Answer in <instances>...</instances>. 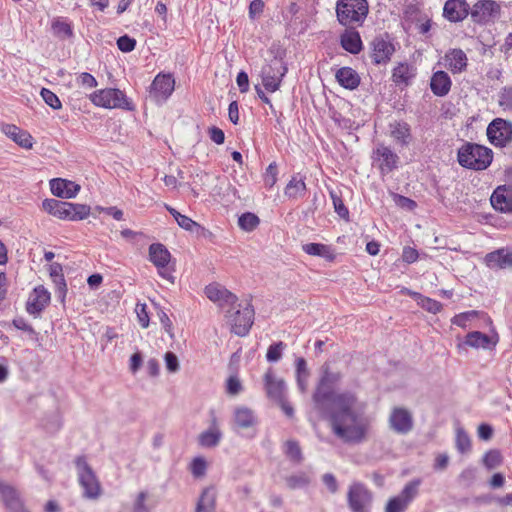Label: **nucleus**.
I'll return each mask as SVG.
<instances>
[{"instance_id":"nucleus-1","label":"nucleus","mask_w":512,"mask_h":512,"mask_svg":"<svg viewBox=\"0 0 512 512\" xmlns=\"http://www.w3.org/2000/svg\"><path fill=\"white\" fill-rule=\"evenodd\" d=\"M320 379L312 399L315 408L329 422L332 433L346 444L362 443L368 434L367 404L353 391L335 393Z\"/></svg>"},{"instance_id":"nucleus-2","label":"nucleus","mask_w":512,"mask_h":512,"mask_svg":"<svg viewBox=\"0 0 512 512\" xmlns=\"http://www.w3.org/2000/svg\"><path fill=\"white\" fill-rule=\"evenodd\" d=\"M336 17L345 27L362 26L369 12L367 0H338L336 3Z\"/></svg>"},{"instance_id":"nucleus-3","label":"nucleus","mask_w":512,"mask_h":512,"mask_svg":"<svg viewBox=\"0 0 512 512\" xmlns=\"http://www.w3.org/2000/svg\"><path fill=\"white\" fill-rule=\"evenodd\" d=\"M459 164L472 170H485L493 160L492 150L475 143H466L457 154Z\"/></svg>"},{"instance_id":"nucleus-4","label":"nucleus","mask_w":512,"mask_h":512,"mask_svg":"<svg viewBox=\"0 0 512 512\" xmlns=\"http://www.w3.org/2000/svg\"><path fill=\"white\" fill-rule=\"evenodd\" d=\"M90 101L97 107L105 109H123L133 111L135 105L125 92L117 88L96 90L89 95Z\"/></svg>"},{"instance_id":"nucleus-5","label":"nucleus","mask_w":512,"mask_h":512,"mask_svg":"<svg viewBox=\"0 0 512 512\" xmlns=\"http://www.w3.org/2000/svg\"><path fill=\"white\" fill-rule=\"evenodd\" d=\"M75 465L79 483L83 488V496L88 499H97L101 494V486L86 458L78 456Z\"/></svg>"},{"instance_id":"nucleus-6","label":"nucleus","mask_w":512,"mask_h":512,"mask_svg":"<svg viewBox=\"0 0 512 512\" xmlns=\"http://www.w3.org/2000/svg\"><path fill=\"white\" fill-rule=\"evenodd\" d=\"M373 493L361 482H353L347 492V504L351 512H371Z\"/></svg>"},{"instance_id":"nucleus-7","label":"nucleus","mask_w":512,"mask_h":512,"mask_svg":"<svg viewBox=\"0 0 512 512\" xmlns=\"http://www.w3.org/2000/svg\"><path fill=\"white\" fill-rule=\"evenodd\" d=\"M421 485V479L416 478L409 481L401 492L391 497L385 507V512H405L412 501L419 494V487Z\"/></svg>"},{"instance_id":"nucleus-8","label":"nucleus","mask_w":512,"mask_h":512,"mask_svg":"<svg viewBox=\"0 0 512 512\" xmlns=\"http://www.w3.org/2000/svg\"><path fill=\"white\" fill-rule=\"evenodd\" d=\"M288 68L282 59L274 58L269 64L262 67L261 79L264 88L268 92L277 91Z\"/></svg>"},{"instance_id":"nucleus-9","label":"nucleus","mask_w":512,"mask_h":512,"mask_svg":"<svg viewBox=\"0 0 512 512\" xmlns=\"http://www.w3.org/2000/svg\"><path fill=\"white\" fill-rule=\"evenodd\" d=\"M486 133L493 146L506 147L512 142V122L503 118H495L489 123Z\"/></svg>"},{"instance_id":"nucleus-10","label":"nucleus","mask_w":512,"mask_h":512,"mask_svg":"<svg viewBox=\"0 0 512 512\" xmlns=\"http://www.w3.org/2000/svg\"><path fill=\"white\" fill-rule=\"evenodd\" d=\"M175 89V79L171 74L158 73L149 87V97L157 105L164 104Z\"/></svg>"},{"instance_id":"nucleus-11","label":"nucleus","mask_w":512,"mask_h":512,"mask_svg":"<svg viewBox=\"0 0 512 512\" xmlns=\"http://www.w3.org/2000/svg\"><path fill=\"white\" fill-rule=\"evenodd\" d=\"M501 6L494 0H479L470 11L471 19L474 23L484 25L493 22L500 16Z\"/></svg>"},{"instance_id":"nucleus-12","label":"nucleus","mask_w":512,"mask_h":512,"mask_svg":"<svg viewBox=\"0 0 512 512\" xmlns=\"http://www.w3.org/2000/svg\"><path fill=\"white\" fill-rule=\"evenodd\" d=\"M373 162L382 175H387L398 168L399 156L391 147L379 143L372 153Z\"/></svg>"},{"instance_id":"nucleus-13","label":"nucleus","mask_w":512,"mask_h":512,"mask_svg":"<svg viewBox=\"0 0 512 512\" xmlns=\"http://www.w3.org/2000/svg\"><path fill=\"white\" fill-rule=\"evenodd\" d=\"M171 254L169 250L161 243H153L149 246V260L157 268L159 275L174 282V277L167 271V265L170 262Z\"/></svg>"},{"instance_id":"nucleus-14","label":"nucleus","mask_w":512,"mask_h":512,"mask_svg":"<svg viewBox=\"0 0 512 512\" xmlns=\"http://www.w3.org/2000/svg\"><path fill=\"white\" fill-rule=\"evenodd\" d=\"M373 63L386 64L395 52V45L388 34L377 36L371 42Z\"/></svg>"},{"instance_id":"nucleus-15","label":"nucleus","mask_w":512,"mask_h":512,"mask_svg":"<svg viewBox=\"0 0 512 512\" xmlns=\"http://www.w3.org/2000/svg\"><path fill=\"white\" fill-rule=\"evenodd\" d=\"M232 325V332L238 336H245L248 334L254 322V309L251 304L246 305L240 310H236L233 314L229 315Z\"/></svg>"},{"instance_id":"nucleus-16","label":"nucleus","mask_w":512,"mask_h":512,"mask_svg":"<svg viewBox=\"0 0 512 512\" xmlns=\"http://www.w3.org/2000/svg\"><path fill=\"white\" fill-rule=\"evenodd\" d=\"M390 428L398 434H407L413 428L412 414L405 408L395 407L389 416Z\"/></svg>"},{"instance_id":"nucleus-17","label":"nucleus","mask_w":512,"mask_h":512,"mask_svg":"<svg viewBox=\"0 0 512 512\" xmlns=\"http://www.w3.org/2000/svg\"><path fill=\"white\" fill-rule=\"evenodd\" d=\"M50 302V293L40 285L34 288L26 302V311L37 318Z\"/></svg>"},{"instance_id":"nucleus-18","label":"nucleus","mask_w":512,"mask_h":512,"mask_svg":"<svg viewBox=\"0 0 512 512\" xmlns=\"http://www.w3.org/2000/svg\"><path fill=\"white\" fill-rule=\"evenodd\" d=\"M390 137L399 147H408L412 140V129L410 124L404 120H395L388 125Z\"/></svg>"},{"instance_id":"nucleus-19","label":"nucleus","mask_w":512,"mask_h":512,"mask_svg":"<svg viewBox=\"0 0 512 512\" xmlns=\"http://www.w3.org/2000/svg\"><path fill=\"white\" fill-rule=\"evenodd\" d=\"M0 498L11 512H28L19 492L10 484L0 481Z\"/></svg>"},{"instance_id":"nucleus-20","label":"nucleus","mask_w":512,"mask_h":512,"mask_svg":"<svg viewBox=\"0 0 512 512\" xmlns=\"http://www.w3.org/2000/svg\"><path fill=\"white\" fill-rule=\"evenodd\" d=\"M471 11L466 0H447L443 7V16L450 22L463 21Z\"/></svg>"},{"instance_id":"nucleus-21","label":"nucleus","mask_w":512,"mask_h":512,"mask_svg":"<svg viewBox=\"0 0 512 512\" xmlns=\"http://www.w3.org/2000/svg\"><path fill=\"white\" fill-rule=\"evenodd\" d=\"M442 64L452 74H460L467 69L468 58L462 49L454 48L445 53Z\"/></svg>"},{"instance_id":"nucleus-22","label":"nucleus","mask_w":512,"mask_h":512,"mask_svg":"<svg viewBox=\"0 0 512 512\" xmlns=\"http://www.w3.org/2000/svg\"><path fill=\"white\" fill-rule=\"evenodd\" d=\"M492 207L502 213H512V186H498L491 195Z\"/></svg>"},{"instance_id":"nucleus-23","label":"nucleus","mask_w":512,"mask_h":512,"mask_svg":"<svg viewBox=\"0 0 512 512\" xmlns=\"http://www.w3.org/2000/svg\"><path fill=\"white\" fill-rule=\"evenodd\" d=\"M264 386L267 396L271 400L277 402L285 398L286 384L283 379L275 376L271 368L264 375Z\"/></svg>"},{"instance_id":"nucleus-24","label":"nucleus","mask_w":512,"mask_h":512,"mask_svg":"<svg viewBox=\"0 0 512 512\" xmlns=\"http://www.w3.org/2000/svg\"><path fill=\"white\" fill-rule=\"evenodd\" d=\"M0 130L9 139L24 149H31L33 147V137L26 130L14 124L2 123Z\"/></svg>"},{"instance_id":"nucleus-25","label":"nucleus","mask_w":512,"mask_h":512,"mask_svg":"<svg viewBox=\"0 0 512 512\" xmlns=\"http://www.w3.org/2000/svg\"><path fill=\"white\" fill-rule=\"evenodd\" d=\"M222 436V432L218 426L217 417L214 411H211L210 427L199 434L198 443L203 448H213L219 444Z\"/></svg>"},{"instance_id":"nucleus-26","label":"nucleus","mask_w":512,"mask_h":512,"mask_svg":"<svg viewBox=\"0 0 512 512\" xmlns=\"http://www.w3.org/2000/svg\"><path fill=\"white\" fill-rule=\"evenodd\" d=\"M484 261L490 269L512 268V250L508 248L497 249L486 254Z\"/></svg>"},{"instance_id":"nucleus-27","label":"nucleus","mask_w":512,"mask_h":512,"mask_svg":"<svg viewBox=\"0 0 512 512\" xmlns=\"http://www.w3.org/2000/svg\"><path fill=\"white\" fill-rule=\"evenodd\" d=\"M205 294L208 299L213 302H218L223 305H235L237 303V296L218 284H210L205 288Z\"/></svg>"},{"instance_id":"nucleus-28","label":"nucleus","mask_w":512,"mask_h":512,"mask_svg":"<svg viewBox=\"0 0 512 512\" xmlns=\"http://www.w3.org/2000/svg\"><path fill=\"white\" fill-rule=\"evenodd\" d=\"M218 492L214 485L202 489L195 506L194 512H215Z\"/></svg>"},{"instance_id":"nucleus-29","label":"nucleus","mask_w":512,"mask_h":512,"mask_svg":"<svg viewBox=\"0 0 512 512\" xmlns=\"http://www.w3.org/2000/svg\"><path fill=\"white\" fill-rule=\"evenodd\" d=\"M50 190L56 197L73 198L78 194L80 186L70 180L55 178L50 181Z\"/></svg>"},{"instance_id":"nucleus-30","label":"nucleus","mask_w":512,"mask_h":512,"mask_svg":"<svg viewBox=\"0 0 512 512\" xmlns=\"http://www.w3.org/2000/svg\"><path fill=\"white\" fill-rule=\"evenodd\" d=\"M452 86V80L447 72L438 70L434 72L430 79V89L435 96H446Z\"/></svg>"},{"instance_id":"nucleus-31","label":"nucleus","mask_w":512,"mask_h":512,"mask_svg":"<svg viewBox=\"0 0 512 512\" xmlns=\"http://www.w3.org/2000/svg\"><path fill=\"white\" fill-rule=\"evenodd\" d=\"M43 209L61 220L71 221V211L69 202L61 201L57 199H45L42 202Z\"/></svg>"},{"instance_id":"nucleus-32","label":"nucleus","mask_w":512,"mask_h":512,"mask_svg":"<svg viewBox=\"0 0 512 512\" xmlns=\"http://www.w3.org/2000/svg\"><path fill=\"white\" fill-rule=\"evenodd\" d=\"M416 77V68L406 62L399 63L392 71V80L397 86H409Z\"/></svg>"},{"instance_id":"nucleus-33","label":"nucleus","mask_w":512,"mask_h":512,"mask_svg":"<svg viewBox=\"0 0 512 512\" xmlns=\"http://www.w3.org/2000/svg\"><path fill=\"white\" fill-rule=\"evenodd\" d=\"M306 177L301 173H295L284 189V195L289 199H298L305 196L307 187Z\"/></svg>"},{"instance_id":"nucleus-34","label":"nucleus","mask_w":512,"mask_h":512,"mask_svg":"<svg viewBox=\"0 0 512 512\" xmlns=\"http://www.w3.org/2000/svg\"><path fill=\"white\" fill-rule=\"evenodd\" d=\"M337 82L345 89L354 90L360 84V76L351 67H342L335 74Z\"/></svg>"},{"instance_id":"nucleus-35","label":"nucleus","mask_w":512,"mask_h":512,"mask_svg":"<svg viewBox=\"0 0 512 512\" xmlns=\"http://www.w3.org/2000/svg\"><path fill=\"white\" fill-rule=\"evenodd\" d=\"M340 44L344 50L351 54H358L363 48L362 40L358 31L345 30L340 36Z\"/></svg>"},{"instance_id":"nucleus-36","label":"nucleus","mask_w":512,"mask_h":512,"mask_svg":"<svg viewBox=\"0 0 512 512\" xmlns=\"http://www.w3.org/2000/svg\"><path fill=\"white\" fill-rule=\"evenodd\" d=\"M51 30L54 36L61 40L74 37L73 24L67 18L56 17L51 23Z\"/></svg>"},{"instance_id":"nucleus-37","label":"nucleus","mask_w":512,"mask_h":512,"mask_svg":"<svg viewBox=\"0 0 512 512\" xmlns=\"http://www.w3.org/2000/svg\"><path fill=\"white\" fill-rule=\"evenodd\" d=\"M302 250L311 256H318L325 260L332 262L335 259V254L331 246L322 243H306L302 245Z\"/></svg>"},{"instance_id":"nucleus-38","label":"nucleus","mask_w":512,"mask_h":512,"mask_svg":"<svg viewBox=\"0 0 512 512\" xmlns=\"http://www.w3.org/2000/svg\"><path fill=\"white\" fill-rule=\"evenodd\" d=\"M491 344V338L487 334L480 331H473L466 335L463 343L458 344V348L461 349L463 346H469L476 349H488Z\"/></svg>"},{"instance_id":"nucleus-39","label":"nucleus","mask_w":512,"mask_h":512,"mask_svg":"<svg viewBox=\"0 0 512 512\" xmlns=\"http://www.w3.org/2000/svg\"><path fill=\"white\" fill-rule=\"evenodd\" d=\"M234 422L239 428L247 429L257 424V417L251 409L241 406L234 410Z\"/></svg>"},{"instance_id":"nucleus-40","label":"nucleus","mask_w":512,"mask_h":512,"mask_svg":"<svg viewBox=\"0 0 512 512\" xmlns=\"http://www.w3.org/2000/svg\"><path fill=\"white\" fill-rule=\"evenodd\" d=\"M285 483L291 490L306 488L311 483V477L308 473L300 471L285 477Z\"/></svg>"},{"instance_id":"nucleus-41","label":"nucleus","mask_w":512,"mask_h":512,"mask_svg":"<svg viewBox=\"0 0 512 512\" xmlns=\"http://www.w3.org/2000/svg\"><path fill=\"white\" fill-rule=\"evenodd\" d=\"M259 224V217L252 212H245L238 218L239 227L246 232L254 231Z\"/></svg>"},{"instance_id":"nucleus-42","label":"nucleus","mask_w":512,"mask_h":512,"mask_svg":"<svg viewBox=\"0 0 512 512\" xmlns=\"http://www.w3.org/2000/svg\"><path fill=\"white\" fill-rule=\"evenodd\" d=\"M149 493L142 490L135 496L132 504V512H152L153 507L147 504Z\"/></svg>"},{"instance_id":"nucleus-43","label":"nucleus","mask_w":512,"mask_h":512,"mask_svg":"<svg viewBox=\"0 0 512 512\" xmlns=\"http://www.w3.org/2000/svg\"><path fill=\"white\" fill-rule=\"evenodd\" d=\"M176 222L184 230L196 233L197 235H201L205 231L204 227L183 214L176 219Z\"/></svg>"},{"instance_id":"nucleus-44","label":"nucleus","mask_w":512,"mask_h":512,"mask_svg":"<svg viewBox=\"0 0 512 512\" xmlns=\"http://www.w3.org/2000/svg\"><path fill=\"white\" fill-rule=\"evenodd\" d=\"M284 452L290 460L296 463H300L303 459L299 443L295 440H288L285 442Z\"/></svg>"},{"instance_id":"nucleus-45","label":"nucleus","mask_w":512,"mask_h":512,"mask_svg":"<svg viewBox=\"0 0 512 512\" xmlns=\"http://www.w3.org/2000/svg\"><path fill=\"white\" fill-rule=\"evenodd\" d=\"M71 211V221H80L86 219L90 215V206L80 203L69 202Z\"/></svg>"},{"instance_id":"nucleus-46","label":"nucleus","mask_w":512,"mask_h":512,"mask_svg":"<svg viewBox=\"0 0 512 512\" xmlns=\"http://www.w3.org/2000/svg\"><path fill=\"white\" fill-rule=\"evenodd\" d=\"M412 294L418 297V304L426 311L436 314L442 309V304L439 301L426 296H422L419 293Z\"/></svg>"},{"instance_id":"nucleus-47","label":"nucleus","mask_w":512,"mask_h":512,"mask_svg":"<svg viewBox=\"0 0 512 512\" xmlns=\"http://www.w3.org/2000/svg\"><path fill=\"white\" fill-rule=\"evenodd\" d=\"M286 348V344L282 341L275 342L268 347L266 353V359L268 362L275 363L278 362L283 355V351Z\"/></svg>"},{"instance_id":"nucleus-48","label":"nucleus","mask_w":512,"mask_h":512,"mask_svg":"<svg viewBox=\"0 0 512 512\" xmlns=\"http://www.w3.org/2000/svg\"><path fill=\"white\" fill-rule=\"evenodd\" d=\"M330 197L332 199L335 212L339 215V217L348 220L349 210L345 206L341 196H339L335 191H330Z\"/></svg>"},{"instance_id":"nucleus-49","label":"nucleus","mask_w":512,"mask_h":512,"mask_svg":"<svg viewBox=\"0 0 512 512\" xmlns=\"http://www.w3.org/2000/svg\"><path fill=\"white\" fill-rule=\"evenodd\" d=\"M40 95L44 102L54 110L62 108V104L58 96L48 88H42Z\"/></svg>"},{"instance_id":"nucleus-50","label":"nucleus","mask_w":512,"mask_h":512,"mask_svg":"<svg viewBox=\"0 0 512 512\" xmlns=\"http://www.w3.org/2000/svg\"><path fill=\"white\" fill-rule=\"evenodd\" d=\"M498 103L503 110L512 112V86H505L501 89Z\"/></svg>"},{"instance_id":"nucleus-51","label":"nucleus","mask_w":512,"mask_h":512,"mask_svg":"<svg viewBox=\"0 0 512 512\" xmlns=\"http://www.w3.org/2000/svg\"><path fill=\"white\" fill-rule=\"evenodd\" d=\"M456 447L461 453H465L471 448V440L468 434L462 428L457 429Z\"/></svg>"},{"instance_id":"nucleus-52","label":"nucleus","mask_w":512,"mask_h":512,"mask_svg":"<svg viewBox=\"0 0 512 512\" xmlns=\"http://www.w3.org/2000/svg\"><path fill=\"white\" fill-rule=\"evenodd\" d=\"M44 427L49 433H55L62 427V417L59 412H54L45 420Z\"/></svg>"},{"instance_id":"nucleus-53","label":"nucleus","mask_w":512,"mask_h":512,"mask_svg":"<svg viewBox=\"0 0 512 512\" xmlns=\"http://www.w3.org/2000/svg\"><path fill=\"white\" fill-rule=\"evenodd\" d=\"M278 168L275 162L268 165L264 173L265 186L271 189L277 182Z\"/></svg>"},{"instance_id":"nucleus-54","label":"nucleus","mask_w":512,"mask_h":512,"mask_svg":"<svg viewBox=\"0 0 512 512\" xmlns=\"http://www.w3.org/2000/svg\"><path fill=\"white\" fill-rule=\"evenodd\" d=\"M501 461H502L501 454L497 450H490L483 457V464L488 469H493V468L499 466Z\"/></svg>"},{"instance_id":"nucleus-55","label":"nucleus","mask_w":512,"mask_h":512,"mask_svg":"<svg viewBox=\"0 0 512 512\" xmlns=\"http://www.w3.org/2000/svg\"><path fill=\"white\" fill-rule=\"evenodd\" d=\"M477 314H478V312L475 310L459 313L451 319V322L454 325L465 328L467 322L474 319L477 316Z\"/></svg>"},{"instance_id":"nucleus-56","label":"nucleus","mask_w":512,"mask_h":512,"mask_svg":"<svg viewBox=\"0 0 512 512\" xmlns=\"http://www.w3.org/2000/svg\"><path fill=\"white\" fill-rule=\"evenodd\" d=\"M190 469L194 477H202L206 473L207 463L203 457H196L191 462Z\"/></svg>"},{"instance_id":"nucleus-57","label":"nucleus","mask_w":512,"mask_h":512,"mask_svg":"<svg viewBox=\"0 0 512 512\" xmlns=\"http://www.w3.org/2000/svg\"><path fill=\"white\" fill-rule=\"evenodd\" d=\"M117 47L121 52L129 53L136 47V40L129 35L120 36L117 39Z\"/></svg>"},{"instance_id":"nucleus-58","label":"nucleus","mask_w":512,"mask_h":512,"mask_svg":"<svg viewBox=\"0 0 512 512\" xmlns=\"http://www.w3.org/2000/svg\"><path fill=\"white\" fill-rule=\"evenodd\" d=\"M52 281L55 286V294H56L57 299L61 303H64L65 299H66V294H67V284H66L64 276L57 278V279H53Z\"/></svg>"},{"instance_id":"nucleus-59","label":"nucleus","mask_w":512,"mask_h":512,"mask_svg":"<svg viewBox=\"0 0 512 512\" xmlns=\"http://www.w3.org/2000/svg\"><path fill=\"white\" fill-rule=\"evenodd\" d=\"M475 479H476V469L473 467H468V468L464 469L458 477L459 483L462 485H465V486L472 485L473 482L475 481Z\"/></svg>"},{"instance_id":"nucleus-60","label":"nucleus","mask_w":512,"mask_h":512,"mask_svg":"<svg viewBox=\"0 0 512 512\" xmlns=\"http://www.w3.org/2000/svg\"><path fill=\"white\" fill-rule=\"evenodd\" d=\"M76 81L79 85L87 88H94L98 85L96 78L88 72L80 73L77 76Z\"/></svg>"},{"instance_id":"nucleus-61","label":"nucleus","mask_w":512,"mask_h":512,"mask_svg":"<svg viewBox=\"0 0 512 512\" xmlns=\"http://www.w3.org/2000/svg\"><path fill=\"white\" fill-rule=\"evenodd\" d=\"M166 368L169 372L175 373L179 370V361L173 352H167L164 356Z\"/></svg>"},{"instance_id":"nucleus-62","label":"nucleus","mask_w":512,"mask_h":512,"mask_svg":"<svg viewBox=\"0 0 512 512\" xmlns=\"http://www.w3.org/2000/svg\"><path fill=\"white\" fill-rule=\"evenodd\" d=\"M136 313L140 326L142 328H147L149 326V315L147 311V306L145 304H138L136 307Z\"/></svg>"},{"instance_id":"nucleus-63","label":"nucleus","mask_w":512,"mask_h":512,"mask_svg":"<svg viewBox=\"0 0 512 512\" xmlns=\"http://www.w3.org/2000/svg\"><path fill=\"white\" fill-rule=\"evenodd\" d=\"M12 325L18 329L22 330L24 332H27L31 335H35L36 332L34 328L26 322V320L23 317H17L12 320Z\"/></svg>"},{"instance_id":"nucleus-64","label":"nucleus","mask_w":512,"mask_h":512,"mask_svg":"<svg viewBox=\"0 0 512 512\" xmlns=\"http://www.w3.org/2000/svg\"><path fill=\"white\" fill-rule=\"evenodd\" d=\"M210 139L217 145H221L225 141V134L222 129L212 126L208 129Z\"/></svg>"}]
</instances>
